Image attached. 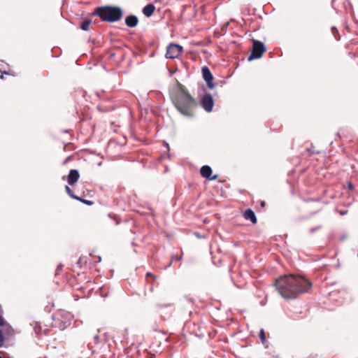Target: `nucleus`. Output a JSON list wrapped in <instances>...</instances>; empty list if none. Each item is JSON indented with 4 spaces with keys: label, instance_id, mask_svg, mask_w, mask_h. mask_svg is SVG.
Here are the masks:
<instances>
[{
    "label": "nucleus",
    "instance_id": "14",
    "mask_svg": "<svg viewBox=\"0 0 358 358\" xmlns=\"http://www.w3.org/2000/svg\"><path fill=\"white\" fill-rule=\"evenodd\" d=\"M90 24H91V20H84L80 25V28L83 31H88L90 29Z\"/></svg>",
    "mask_w": 358,
    "mask_h": 358
},
{
    "label": "nucleus",
    "instance_id": "34",
    "mask_svg": "<svg viewBox=\"0 0 358 358\" xmlns=\"http://www.w3.org/2000/svg\"><path fill=\"white\" fill-rule=\"evenodd\" d=\"M265 204H266V203H265V201H261V203H260V206H261L262 207H264V206H265Z\"/></svg>",
    "mask_w": 358,
    "mask_h": 358
},
{
    "label": "nucleus",
    "instance_id": "24",
    "mask_svg": "<svg viewBox=\"0 0 358 358\" xmlns=\"http://www.w3.org/2000/svg\"><path fill=\"white\" fill-rule=\"evenodd\" d=\"M63 268V265L62 264H59L55 271L56 275L59 274V273L62 271Z\"/></svg>",
    "mask_w": 358,
    "mask_h": 358
},
{
    "label": "nucleus",
    "instance_id": "3",
    "mask_svg": "<svg viewBox=\"0 0 358 358\" xmlns=\"http://www.w3.org/2000/svg\"><path fill=\"white\" fill-rule=\"evenodd\" d=\"M93 15L99 16L103 22H115L122 18L123 12L119 6H105L97 7Z\"/></svg>",
    "mask_w": 358,
    "mask_h": 358
},
{
    "label": "nucleus",
    "instance_id": "1",
    "mask_svg": "<svg viewBox=\"0 0 358 358\" xmlns=\"http://www.w3.org/2000/svg\"><path fill=\"white\" fill-rule=\"evenodd\" d=\"M275 286L282 297L293 299L301 294L308 292L312 287V283L301 275L290 274L277 279Z\"/></svg>",
    "mask_w": 358,
    "mask_h": 358
},
{
    "label": "nucleus",
    "instance_id": "29",
    "mask_svg": "<svg viewBox=\"0 0 358 358\" xmlns=\"http://www.w3.org/2000/svg\"><path fill=\"white\" fill-rule=\"evenodd\" d=\"M217 175H215V176H210V178H208V180H216V179H217Z\"/></svg>",
    "mask_w": 358,
    "mask_h": 358
},
{
    "label": "nucleus",
    "instance_id": "18",
    "mask_svg": "<svg viewBox=\"0 0 358 358\" xmlns=\"http://www.w3.org/2000/svg\"><path fill=\"white\" fill-rule=\"evenodd\" d=\"M259 338H260L261 342L262 343H265V342H266V335H265V332H264L263 329H261L260 331H259Z\"/></svg>",
    "mask_w": 358,
    "mask_h": 358
},
{
    "label": "nucleus",
    "instance_id": "6",
    "mask_svg": "<svg viewBox=\"0 0 358 358\" xmlns=\"http://www.w3.org/2000/svg\"><path fill=\"white\" fill-rule=\"evenodd\" d=\"M201 104L206 112H211L214 106V100L212 95L210 93L204 94L201 97Z\"/></svg>",
    "mask_w": 358,
    "mask_h": 358
},
{
    "label": "nucleus",
    "instance_id": "25",
    "mask_svg": "<svg viewBox=\"0 0 358 358\" xmlns=\"http://www.w3.org/2000/svg\"><path fill=\"white\" fill-rule=\"evenodd\" d=\"M6 324V321L3 317L0 315V326H4Z\"/></svg>",
    "mask_w": 358,
    "mask_h": 358
},
{
    "label": "nucleus",
    "instance_id": "20",
    "mask_svg": "<svg viewBox=\"0 0 358 358\" xmlns=\"http://www.w3.org/2000/svg\"><path fill=\"white\" fill-rule=\"evenodd\" d=\"M77 200L81 201L82 203H83L87 206H91L93 204V201H90V200H86V199H82L80 197V199H77Z\"/></svg>",
    "mask_w": 358,
    "mask_h": 358
},
{
    "label": "nucleus",
    "instance_id": "15",
    "mask_svg": "<svg viewBox=\"0 0 358 358\" xmlns=\"http://www.w3.org/2000/svg\"><path fill=\"white\" fill-rule=\"evenodd\" d=\"M65 189H66V192L68 194V195H69L71 198H73L74 199H80V197L76 196L69 186L66 185Z\"/></svg>",
    "mask_w": 358,
    "mask_h": 358
},
{
    "label": "nucleus",
    "instance_id": "35",
    "mask_svg": "<svg viewBox=\"0 0 358 358\" xmlns=\"http://www.w3.org/2000/svg\"><path fill=\"white\" fill-rule=\"evenodd\" d=\"M100 261H101V257H99L98 262H99Z\"/></svg>",
    "mask_w": 358,
    "mask_h": 358
},
{
    "label": "nucleus",
    "instance_id": "8",
    "mask_svg": "<svg viewBox=\"0 0 358 358\" xmlns=\"http://www.w3.org/2000/svg\"><path fill=\"white\" fill-rule=\"evenodd\" d=\"M79 178V171L77 169H71L67 176V182L70 185H73L78 182Z\"/></svg>",
    "mask_w": 358,
    "mask_h": 358
},
{
    "label": "nucleus",
    "instance_id": "17",
    "mask_svg": "<svg viewBox=\"0 0 358 358\" xmlns=\"http://www.w3.org/2000/svg\"><path fill=\"white\" fill-rule=\"evenodd\" d=\"M331 33L334 36L335 38L338 41L340 39L338 31L336 27H331Z\"/></svg>",
    "mask_w": 358,
    "mask_h": 358
},
{
    "label": "nucleus",
    "instance_id": "7",
    "mask_svg": "<svg viewBox=\"0 0 358 358\" xmlns=\"http://www.w3.org/2000/svg\"><path fill=\"white\" fill-rule=\"evenodd\" d=\"M202 77L206 81L207 86L209 89L212 90L215 87V85L213 83V76L208 66H203L201 68Z\"/></svg>",
    "mask_w": 358,
    "mask_h": 358
},
{
    "label": "nucleus",
    "instance_id": "4",
    "mask_svg": "<svg viewBox=\"0 0 358 358\" xmlns=\"http://www.w3.org/2000/svg\"><path fill=\"white\" fill-rule=\"evenodd\" d=\"M266 50V46L259 41L252 40V48L250 55L248 57V61L259 59L262 56L264 52Z\"/></svg>",
    "mask_w": 358,
    "mask_h": 358
},
{
    "label": "nucleus",
    "instance_id": "12",
    "mask_svg": "<svg viewBox=\"0 0 358 358\" xmlns=\"http://www.w3.org/2000/svg\"><path fill=\"white\" fill-rule=\"evenodd\" d=\"M200 173L202 177L208 179L212 174V169L208 165H204L201 168Z\"/></svg>",
    "mask_w": 358,
    "mask_h": 358
},
{
    "label": "nucleus",
    "instance_id": "23",
    "mask_svg": "<svg viewBox=\"0 0 358 358\" xmlns=\"http://www.w3.org/2000/svg\"><path fill=\"white\" fill-rule=\"evenodd\" d=\"M348 234L344 232L340 237V241H344L345 240H346L348 238Z\"/></svg>",
    "mask_w": 358,
    "mask_h": 358
},
{
    "label": "nucleus",
    "instance_id": "26",
    "mask_svg": "<svg viewBox=\"0 0 358 358\" xmlns=\"http://www.w3.org/2000/svg\"><path fill=\"white\" fill-rule=\"evenodd\" d=\"M1 75L0 76V78H1V79H3V74L9 75V73H8V72H7V71H3H3H1Z\"/></svg>",
    "mask_w": 358,
    "mask_h": 358
},
{
    "label": "nucleus",
    "instance_id": "21",
    "mask_svg": "<svg viewBox=\"0 0 358 358\" xmlns=\"http://www.w3.org/2000/svg\"><path fill=\"white\" fill-rule=\"evenodd\" d=\"M4 341L5 338L3 335L2 331L0 329V348H1L3 345Z\"/></svg>",
    "mask_w": 358,
    "mask_h": 358
},
{
    "label": "nucleus",
    "instance_id": "28",
    "mask_svg": "<svg viewBox=\"0 0 358 358\" xmlns=\"http://www.w3.org/2000/svg\"><path fill=\"white\" fill-rule=\"evenodd\" d=\"M348 187L349 189L352 190V189H353L354 186H353L352 182H348Z\"/></svg>",
    "mask_w": 358,
    "mask_h": 358
},
{
    "label": "nucleus",
    "instance_id": "16",
    "mask_svg": "<svg viewBox=\"0 0 358 358\" xmlns=\"http://www.w3.org/2000/svg\"><path fill=\"white\" fill-rule=\"evenodd\" d=\"M86 263H87V257H80L76 264H77L78 266L81 268L83 266V265Z\"/></svg>",
    "mask_w": 358,
    "mask_h": 358
},
{
    "label": "nucleus",
    "instance_id": "30",
    "mask_svg": "<svg viewBox=\"0 0 358 358\" xmlns=\"http://www.w3.org/2000/svg\"><path fill=\"white\" fill-rule=\"evenodd\" d=\"M148 276L152 277L154 278H155V276L152 273H150V272H148L146 273V277H148Z\"/></svg>",
    "mask_w": 358,
    "mask_h": 358
},
{
    "label": "nucleus",
    "instance_id": "11",
    "mask_svg": "<svg viewBox=\"0 0 358 358\" xmlns=\"http://www.w3.org/2000/svg\"><path fill=\"white\" fill-rule=\"evenodd\" d=\"M155 10V6L152 3H148L143 8V15L149 17L152 15L154 11Z\"/></svg>",
    "mask_w": 358,
    "mask_h": 358
},
{
    "label": "nucleus",
    "instance_id": "13",
    "mask_svg": "<svg viewBox=\"0 0 358 358\" xmlns=\"http://www.w3.org/2000/svg\"><path fill=\"white\" fill-rule=\"evenodd\" d=\"M2 327H3V331L6 334H8L9 336H12L13 334L14 329H13V327L11 326L8 324L6 322V324Z\"/></svg>",
    "mask_w": 358,
    "mask_h": 358
},
{
    "label": "nucleus",
    "instance_id": "32",
    "mask_svg": "<svg viewBox=\"0 0 358 358\" xmlns=\"http://www.w3.org/2000/svg\"><path fill=\"white\" fill-rule=\"evenodd\" d=\"M94 338L96 340V342H99V336L98 334H96L94 336Z\"/></svg>",
    "mask_w": 358,
    "mask_h": 358
},
{
    "label": "nucleus",
    "instance_id": "10",
    "mask_svg": "<svg viewBox=\"0 0 358 358\" xmlns=\"http://www.w3.org/2000/svg\"><path fill=\"white\" fill-rule=\"evenodd\" d=\"M243 216L245 220L251 221L253 224H255L257 222L255 212L250 208H248L245 211Z\"/></svg>",
    "mask_w": 358,
    "mask_h": 358
},
{
    "label": "nucleus",
    "instance_id": "2",
    "mask_svg": "<svg viewBox=\"0 0 358 358\" xmlns=\"http://www.w3.org/2000/svg\"><path fill=\"white\" fill-rule=\"evenodd\" d=\"M172 101L176 109L186 117L193 116V108L196 105V99L188 92L184 87L180 89L172 96Z\"/></svg>",
    "mask_w": 358,
    "mask_h": 358
},
{
    "label": "nucleus",
    "instance_id": "5",
    "mask_svg": "<svg viewBox=\"0 0 358 358\" xmlns=\"http://www.w3.org/2000/svg\"><path fill=\"white\" fill-rule=\"evenodd\" d=\"M182 52V47L178 44L171 43L166 49V57L168 59L177 58Z\"/></svg>",
    "mask_w": 358,
    "mask_h": 358
},
{
    "label": "nucleus",
    "instance_id": "33",
    "mask_svg": "<svg viewBox=\"0 0 358 358\" xmlns=\"http://www.w3.org/2000/svg\"><path fill=\"white\" fill-rule=\"evenodd\" d=\"M346 213H347V210H341V211H340V214H341V215H345Z\"/></svg>",
    "mask_w": 358,
    "mask_h": 358
},
{
    "label": "nucleus",
    "instance_id": "9",
    "mask_svg": "<svg viewBox=\"0 0 358 358\" xmlns=\"http://www.w3.org/2000/svg\"><path fill=\"white\" fill-rule=\"evenodd\" d=\"M124 22L127 27L134 28L138 25V18L136 15H129L125 17Z\"/></svg>",
    "mask_w": 358,
    "mask_h": 358
},
{
    "label": "nucleus",
    "instance_id": "22",
    "mask_svg": "<svg viewBox=\"0 0 358 358\" xmlns=\"http://www.w3.org/2000/svg\"><path fill=\"white\" fill-rule=\"evenodd\" d=\"M322 228V226L321 225H318L315 227H312L310 229V234H313L314 232H315L318 229H320Z\"/></svg>",
    "mask_w": 358,
    "mask_h": 358
},
{
    "label": "nucleus",
    "instance_id": "31",
    "mask_svg": "<svg viewBox=\"0 0 358 358\" xmlns=\"http://www.w3.org/2000/svg\"><path fill=\"white\" fill-rule=\"evenodd\" d=\"M164 145L167 148V150H169V145L166 141L164 142Z\"/></svg>",
    "mask_w": 358,
    "mask_h": 358
},
{
    "label": "nucleus",
    "instance_id": "27",
    "mask_svg": "<svg viewBox=\"0 0 358 358\" xmlns=\"http://www.w3.org/2000/svg\"><path fill=\"white\" fill-rule=\"evenodd\" d=\"M157 306L161 308H164V307L170 306V304H157Z\"/></svg>",
    "mask_w": 358,
    "mask_h": 358
},
{
    "label": "nucleus",
    "instance_id": "19",
    "mask_svg": "<svg viewBox=\"0 0 358 358\" xmlns=\"http://www.w3.org/2000/svg\"><path fill=\"white\" fill-rule=\"evenodd\" d=\"M181 259H182V255H180V256L173 255L172 257H171V262L168 265V266H170L173 262H174V261H180Z\"/></svg>",
    "mask_w": 358,
    "mask_h": 358
}]
</instances>
